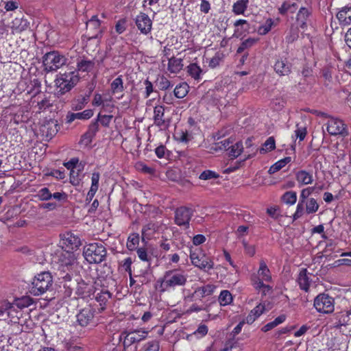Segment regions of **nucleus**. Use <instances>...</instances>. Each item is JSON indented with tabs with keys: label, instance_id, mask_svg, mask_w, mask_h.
Masks as SVG:
<instances>
[{
	"label": "nucleus",
	"instance_id": "nucleus-45",
	"mask_svg": "<svg viewBox=\"0 0 351 351\" xmlns=\"http://www.w3.org/2000/svg\"><path fill=\"white\" fill-rule=\"evenodd\" d=\"M139 243V235L138 234H132L129 236L128 242L126 244L127 248L129 250H134L136 249V246Z\"/></svg>",
	"mask_w": 351,
	"mask_h": 351
},
{
	"label": "nucleus",
	"instance_id": "nucleus-34",
	"mask_svg": "<svg viewBox=\"0 0 351 351\" xmlns=\"http://www.w3.org/2000/svg\"><path fill=\"white\" fill-rule=\"evenodd\" d=\"M187 72L195 80H199L202 70L196 63H192L187 66Z\"/></svg>",
	"mask_w": 351,
	"mask_h": 351
},
{
	"label": "nucleus",
	"instance_id": "nucleus-3",
	"mask_svg": "<svg viewBox=\"0 0 351 351\" xmlns=\"http://www.w3.org/2000/svg\"><path fill=\"white\" fill-rule=\"evenodd\" d=\"M52 282V276L49 272H41L35 276L30 291L34 295H40L49 290Z\"/></svg>",
	"mask_w": 351,
	"mask_h": 351
},
{
	"label": "nucleus",
	"instance_id": "nucleus-33",
	"mask_svg": "<svg viewBox=\"0 0 351 351\" xmlns=\"http://www.w3.org/2000/svg\"><path fill=\"white\" fill-rule=\"evenodd\" d=\"M34 302L33 299L29 296H23L21 298H17L15 300L14 304L16 306V308L20 310L27 308L32 304Z\"/></svg>",
	"mask_w": 351,
	"mask_h": 351
},
{
	"label": "nucleus",
	"instance_id": "nucleus-10",
	"mask_svg": "<svg viewBox=\"0 0 351 351\" xmlns=\"http://www.w3.org/2000/svg\"><path fill=\"white\" fill-rule=\"evenodd\" d=\"M192 216L193 210L191 208L184 206L178 208L175 211V223L187 229L189 228V222Z\"/></svg>",
	"mask_w": 351,
	"mask_h": 351
},
{
	"label": "nucleus",
	"instance_id": "nucleus-53",
	"mask_svg": "<svg viewBox=\"0 0 351 351\" xmlns=\"http://www.w3.org/2000/svg\"><path fill=\"white\" fill-rule=\"evenodd\" d=\"M86 104V97H80L76 99L73 103V109L75 110H82Z\"/></svg>",
	"mask_w": 351,
	"mask_h": 351
},
{
	"label": "nucleus",
	"instance_id": "nucleus-29",
	"mask_svg": "<svg viewBox=\"0 0 351 351\" xmlns=\"http://www.w3.org/2000/svg\"><path fill=\"white\" fill-rule=\"evenodd\" d=\"M29 23L23 18H15L12 23V29L16 33H20L27 29Z\"/></svg>",
	"mask_w": 351,
	"mask_h": 351
},
{
	"label": "nucleus",
	"instance_id": "nucleus-47",
	"mask_svg": "<svg viewBox=\"0 0 351 351\" xmlns=\"http://www.w3.org/2000/svg\"><path fill=\"white\" fill-rule=\"evenodd\" d=\"M136 253L138 257L142 261H145L148 263L149 265H150V262L152 261V256L149 254L147 250L144 247H139L136 249Z\"/></svg>",
	"mask_w": 351,
	"mask_h": 351
},
{
	"label": "nucleus",
	"instance_id": "nucleus-62",
	"mask_svg": "<svg viewBox=\"0 0 351 351\" xmlns=\"http://www.w3.org/2000/svg\"><path fill=\"white\" fill-rule=\"evenodd\" d=\"M284 167L285 166L281 162V161L278 160V162H276L272 166L270 167V168L268 170V173L269 174L275 173L276 172L278 171L279 170H280Z\"/></svg>",
	"mask_w": 351,
	"mask_h": 351
},
{
	"label": "nucleus",
	"instance_id": "nucleus-25",
	"mask_svg": "<svg viewBox=\"0 0 351 351\" xmlns=\"http://www.w3.org/2000/svg\"><path fill=\"white\" fill-rule=\"evenodd\" d=\"M253 277H258L261 280H263V282H269L271 280V276L269 269H268L265 262L264 261H261L260 262V267L258 270L257 276H254Z\"/></svg>",
	"mask_w": 351,
	"mask_h": 351
},
{
	"label": "nucleus",
	"instance_id": "nucleus-44",
	"mask_svg": "<svg viewBox=\"0 0 351 351\" xmlns=\"http://www.w3.org/2000/svg\"><path fill=\"white\" fill-rule=\"evenodd\" d=\"M282 201L287 204L293 205L297 201V193L295 191H287L282 196Z\"/></svg>",
	"mask_w": 351,
	"mask_h": 351
},
{
	"label": "nucleus",
	"instance_id": "nucleus-50",
	"mask_svg": "<svg viewBox=\"0 0 351 351\" xmlns=\"http://www.w3.org/2000/svg\"><path fill=\"white\" fill-rule=\"evenodd\" d=\"M36 196L40 200L47 201L52 197V194L50 193L48 188L44 187L39 190Z\"/></svg>",
	"mask_w": 351,
	"mask_h": 351
},
{
	"label": "nucleus",
	"instance_id": "nucleus-21",
	"mask_svg": "<svg viewBox=\"0 0 351 351\" xmlns=\"http://www.w3.org/2000/svg\"><path fill=\"white\" fill-rule=\"evenodd\" d=\"M93 297L95 300L99 303L100 310L103 311L105 308V304L107 301L110 298L111 293L106 289L101 290L100 292L95 291L93 293Z\"/></svg>",
	"mask_w": 351,
	"mask_h": 351
},
{
	"label": "nucleus",
	"instance_id": "nucleus-51",
	"mask_svg": "<svg viewBox=\"0 0 351 351\" xmlns=\"http://www.w3.org/2000/svg\"><path fill=\"white\" fill-rule=\"evenodd\" d=\"M314 191V187H307L301 191L299 202L305 203Z\"/></svg>",
	"mask_w": 351,
	"mask_h": 351
},
{
	"label": "nucleus",
	"instance_id": "nucleus-41",
	"mask_svg": "<svg viewBox=\"0 0 351 351\" xmlns=\"http://www.w3.org/2000/svg\"><path fill=\"white\" fill-rule=\"evenodd\" d=\"M100 175L99 173H93L91 177V186L89 189V194L93 197L99 188V180Z\"/></svg>",
	"mask_w": 351,
	"mask_h": 351
},
{
	"label": "nucleus",
	"instance_id": "nucleus-52",
	"mask_svg": "<svg viewBox=\"0 0 351 351\" xmlns=\"http://www.w3.org/2000/svg\"><path fill=\"white\" fill-rule=\"evenodd\" d=\"M157 86L159 89L165 90L171 86V84L167 77L162 76L158 79Z\"/></svg>",
	"mask_w": 351,
	"mask_h": 351
},
{
	"label": "nucleus",
	"instance_id": "nucleus-14",
	"mask_svg": "<svg viewBox=\"0 0 351 351\" xmlns=\"http://www.w3.org/2000/svg\"><path fill=\"white\" fill-rule=\"evenodd\" d=\"M135 24L141 34L147 35L152 28V21L149 16L144 12H140L135 19Z\"/></svg>",
	"mask_w": 351,
	"mask_h": 351
},
{
	"label": "nucleus",
	"instance_id": "nucleus-60",
	"mask_svg": "<svg viewBox=\"0 0 351 351\" xmlns=\"http://www.w3.org/2000/svg\"><path fill=\"white\" fill-rule=\"evenodd\" d=\"M265 311V306L263 304H259L255 306L250 312H252L255 317H259Z\"/></svg>",
	"mask_w": 351,
	"mask_h": 351
},
{
	"label": "nucleus",
	"instance_id": "nucleus-18",
	"mask_svg": "<svg viewBox=\"0 0 351 351\" xmlns=\"http://www.w3.org/2000/svg\"><path fill=\"white\" fill-rule=\"evenodd\" d=\"M252 284L254 288L261 292L263 295L271 294L273 291L271 286L264 284L263 280L258 277H252Z\"/></svg>",
	"mask_w": 351,
	"mask_h": 351
},
{
	"label": "nucleus",
	"instance_id": "nucleus-8",
	"mask_svg": "<svg viewBox=\"0 0 351 351\" xmlns=\"http://www.w3.org/2000/svg\"><path fill=\"white\" fill-rule=\"evenodd\" d=\"M60 246L62 250L73 251L81 245L80 239L71 232H66L60 235Z\"/></svg>",
	"mask_w": 351,
	"mask_h": 351
},
{
	"label": "nucleus",
	"instance_id": "nucleus-31",
	"mask_svg": "<svg viewBox=\"0 0 351 351\" xmlns=\"http://www.w3.org/2000/svg\"><path fill=\"white\" fill-rule=\"evenodd\" d=\"M88 71V61L86 60H80L77 62V70L74 71L75 75H79V79L81 77H85L87 75Z\"/></svg>",
	"mask_w": 351,
	"mask_h": 351
},
{
	"label": "nucleus",
	"instance_id": "nucleus-46",
	"mask_svg": "<svg viewBox=\"0 0 351 351\" xmlns=\"http://www.w3.org/2000/svg\"><path fill=\"white\" fill-rule=\"evenodd\" d=\"M256 42L257 40L255 38H248L245 39L241 43L240 46L238 47L237 51V53H241L245 49L252 47Z\"/></svg>",
	"mask_w": 351,
	"mask_h": 351
},
{
	"label": "nucleus",
	"instance_id": "nucleus-38",
	"mask_svg": "<svg viewBox=\"0 0 351 351\" xmlns=\"http://www.w3.org/2000/svg\"><path fill=\"white\" fill-rule=\"evenodd\" d=\"M276 148V142L273 136L269 137L266 141L263 143L259 152L261 154H265L268 152H271Z\"/></svg>",
	"mask_w": 351,
	"mask_h": 351
},
{
	"label": "nucleus",
	"instance_id": "nucleus-64",
	"mask_svg": "<svg viewBox=\"0 0 351 351\" xmlns=\"http://www.w3.org/2000/svg\"><path fill=\"white\" fill-rule=\"evenodd\" d=\"M207 332H208V327L206 325L202 324V325L199 326L197 329L194 332V335H199L200 337H204L207 334Z\"/></svg>",
	"mask_w": 351,
	"mask_h": 351
},
{
	"label": "nucleus",
	"instance_id": "nucleus-7",
	"mask_svg": "<svg viewBox=\"0 0 351 351\" xmlns=\"http://www.w3.org/2000/svg\"><path fill=\"white\" fill-rule=\"evenodd\" d=\"M313 19V9L309 5H302L297 13L295 23L297 26L302 30H306L311 24Z\"/></svg>",
	"mask_w": 351,
	"mask_h": 351
},
{
	"label": "nucleus",
	"instance_id": "nucleus-36",
	"mask_svg": "<svg viewBox=\"0 0 351 351\" xmlns=\"http://www.w3.org/2000/svg\"><path fill=\"white\" fill-rule=\"evenodd\" d=\"M111 90L113 94L119 93L123 91V82L121 76L115 78L110 85Z\"/></svg>",
	"mask_w": 351,
	"mask_h": 351
},
{
	"label": "nucleus",
	"instance_id": "nucleus-30",
	"mask_svg": "<svg viewBox=\"0 0 351 351\" xmlns=\"http://www.w3.org/2000/svg\"><path fill=\"white\" fill-rule=\"evenodd\" d=\"M249 4V0H238L232 5V12L236 15L244 14Z\"/></svg>",
	"mask_w": 351,
	"mask_h": 351
},
{
	"label": "nucleus",
	"instance_id": "nucleus-63",
	"mask_svg": "<svg viewBox=\"0 0 351 351\" xmlns=\"http://www.w3.org/2000/svg\"><path fill=\"white\" fill-rule=\"evenodd\" d=\"M98 118H99V121L104 126H108L109 125L111 119H112V115H100V114H99Z\"/></svg>",
	"mask_w": 351,
	"mask_h": 351
},
{
	"label": "nucleus",
	"instance_id": "nucleus-12",
	"mask_svg": "<svg viewBox=\"0 0 351 351\" xmlns=\"http://www.w3.org/2000/svg\"><path fill=\"white\" fill-rule=\"evenodd\" d=\"M326 129L330 135L345 136L348 134L346 125L341 120L336 118L331 117L329 119Z\"/></svg>",
	"mask_w": 351,
	"mask_h": 351
},
{
	"label": "nucleus",
	"instance_id": "nucleus-55",
	"mask_svg": "<svg viewBox=\"0 0 351 351\" xmlns=\"http://www.w3.org/2000/svg\"><path fill=\"white\" fill-rule=\"evenodd\" d=\"M219 175L216 173L215 171L210 170H206L203 171L199 176L200 180H208L213 178H217Z\"/></svg>",
	"mask_w": 351,
	"mask_h": 351
},
{
	"label": "nucleus",
	"instance_id": "nucleus-9",
	"mask_svg": "<svg viewBox=\"0 0 351 351\" xmlns=\"http://www.w3.org/2000/svg\"><path fill=\"white\" fill-rule=\"evenodd\" d=\"M147 332L144 330H134L132 331H123L121 332L120 338H123L124 347H129L135 343H138L147 337Z\"/></svg>",
	"mask_w": 351,
	"mask_h": 351
},
{
	"label": "nucleus",
	"instance_id": "nucleus-20",
	"mask_svg": "<svg viewBox=\"0 0 351 351\" xmlns=\"http://www.w3.org/2000/svg\"><path fill=\"white\" fill-rule=\"evenodd\" d=\"M295 180L300 185L311 184L313 176L311 172L306 170H299L295 173Z\"/></svg>",
	"mask_w": 351,
	"mask_h": 351
},
{
	"label": "nucleus",
	"instance_id": "nucleus-56",
	"mask_svg": "<svg viewBox=\"0 0 351 351\" xmlns=\"http://www.w3.org/2000/svg\"><path fill=\"white\" fill-rule=\"evenodd\" d=\"M307 131L306 128L304 126H300L299 124H296V130H295V134L297 138L300 139V141H303L306 137Z\"/></svg>",
	"mask_w": 351,
	"mask_h": 351
},
{
	"label": "nucleus",
	"instance_id": "nucleus-19",
	"mask_svg": "<svg viewBox=\"0 0 351 351\" xmlns=\"http://www.w3.org/2000/svg\"><path fill=\"white\" fill-rule=\"evenodd\" d=\"M337 18L341 25L351 24V5L343 7L337 14Z\"/></svg>",
	"mask_w": 351,
	"mask_h": 351
},
{
	"label": "nucleus",
	"instance_id": "nucleus-37",
	"mask_svg": "<svg viewBox=\"0 0 351 351\" xmlns=\"http://www.w3.org/2000/svg\"><path fill=\"white\" fill-rule=\"evenodd\" d=\"M243 150V146L241 142H237L231 147H228V154L234 158L241 155Z\"/></svg>",
	"mask_w": 351,
	"mask_h": 351
},
{
	"label": "nucleus",
	"instance_id": "nucleus-61",
	"mask_svg": "<svg viewBox=\"0 0 351 351\" xmlns=\"http://www.w3.org/2000/svg\"><path fill=\"white\" fill-rule=\"evenodd\" d=\"M38 109L40 110H45L52 106V104L50 102L49 99L47 98H45L42 99L40 101L38 102L37 104Z\"/></svg>",
	"mask_w": 351,
	"mask_h": 351
},
{
	"label": "nucleus",
	"instance_id": "nucleus-24",
	"mask_svg": "<svg viewBox=\"0 0 351 351\" xmlns=\"http://www.w3.org/2000/svg\"><path fill=\"white\" fill-rule=\"evenodd\" d=\"M92 27L93 34L89 35V40L93 38H97L101 34L100 21L97 19V16L94 15L89 19V28Z\"/></svg>",
	"mask_w": 351,
	"mask_h": 351
},
{
	"label": "nucleus",
	"instance_id": "nucleus-1",
	"mask_svg": "<svg viewBox=\"0 0 351 351\" xmlns=\"http://www.w3.org/2000/svg\"><path fill=\"white\" fill-rule=\"evenodd\" d=\"M187 282V274L180 270H169L165 273L162 278L157 281L160 292L174 289L176 287L184 286Z\"/></svg>",
	"mask_w": 351,
	"mask_h": 351
},
{
	"label": "nucleus",
	"instance_id": "nucleus-5",
	"mask_svg": "<svg viewBox=\"0 0 351 351\" xmlns=\"http://www.w3.org/2000/svg\"><path fill=\"white\" fill-rule=\"evenodd\" d=\"M190 258L195 267L204 271L208 272L214 267L213 259L202 251L191 252Z\"/></svg>",
	"mask_w": 351,
	"mask_h": 351
},
{
	"label": "nucleus",
	"instance_id": "nucleus-42",
	"mask_svg": "<svg viewBox=\"0 0 351 351\" xmlns=\"http://www.w3.org/2000/svg\"><path fill=\"white\" fill-rule=\"evenodd\" d=\"M88 119V110H84L80 112L69 113L66 116L68 123H71L75 119Z\"/></svg>",
	"mask_w": 351,
	"mask_h": 351
},
{
	"label": "nucleus",
	"instance_id": "nucleus-49",
	"mask_svg": "<svg viewBox=\"0 0 351 351\" xmlns=\"http://www.w3.org/2000/svg\"><path fill=\"white\" fill-rule=\"evenodd\" d=\"M64 351H83L84 348L73 341H65L64 343Z\"/></svg>",
	"mask_w": 351,
	"mask_h": 351
},
{
	"label": "nucleus",
	"instance_id": "nucleus-4",
	"mask_svg": "<svg viewBox=\"0 0 351 351\" xmlns=\"http://www.w3.org/2000/svg\"><path fill=\"white\" fill-rule=\"evenodd\" d=\"M79 81V75L75 71L60 73L56 79V85L61 95L70 91Z\"/></svg>",
	"mask_w": 351,
	"mask_h": 351
},
{
	"label": "nucleus",
	"instance_id": "nucleus-13",
	"mask_svg": "<svg viewBox=\"0 0 351 351\" xmlns=\"http://www.w3.org/2000/svg\"><path fill=\"white\" fill-rule=\"evenodd\" d=\"M154 124L160 128V130H167L170 121L165 118V107L163 106H156L154 108Z\"/></svg>",
	"mask_w": 351,
	"mask_h": 351
},
{
	"label": "nucleus",
	"instance_id": "nucleus-27",
	"mask_svg": "<svg viewBox=\"0 0 351 351\" xmlns=\"http://www.w3.org/2000/svg\"><path fill=\"white\" fill-rule=\"evenodd\" d=\"M183 67L182 59L172 57L169 59L168 71L171 73H179Z\"/></svg>",
	"mask_w": 351,
	"mask_h": 351
},
{
	"label": "nucleus",
	"instance_id": "nucleus-57",
	"mask_svg": "<svg viewBox=\"0 0 351 351\" xmlns=\"http://www.w3.org/2000/svg\"><path fill=\"white\" fill-rule=\"evenodd\" d=\"M159 342L156 341H153L148 342L145 345L144 351H159Z\"/></svg>",
	"mask_w": 351,
	"mask_h": 351
},
{
	"label": "nucleus",
	"instance_id": "nucleus-43",
	"mask_svg": "<svg viewBox=\"0 0 351 351\" xmlns=\"http://www.w3.org/2000/svg\"><path fill=\"white\" fill-rule=\"evenodd\" d=\"M274 25V21L272 19H267L265 23L260 25L257 29V32L260 35L267 34L271 29Z\"/></svg>",
	"mask_w": 351,
	"mask_h": 351
},
{
	"label": "nucleus",
	"instance_id": "nucleus-39",
	"mask_svg": "<svg viewBox=\"0 0 351 351\" xmlns=\"http://www.w3.org/2000/svg\"><path fill=\"white\" fill-rule=\"evenodd\" d=\"M78 162L79 159L77 158H73L69 161L64 162V166L70 171V178L71 180L73 179L75 180L76 176H77L75 174V167Z\"/></svg>",
	"mask_w": 351,
	"mask_h": 351
},
{
	"label": "nucleus",
	"instance_id": "nucleus-15",
	"mask_svg": "<svg viewBox=\"0 0 351 351\" xmlns=\"http://www.w3.org/2000/svg\"><path fill=\"white\" fill-rule=\"evenodd\" d=\"M59 126L58 121L54 119L45 120L40 127V132L43 136L51 139L58 132Z\"/></svg>",
	"mask_w": 351,
	"mask_h": 351
},
{
	"label": "nucleus",
	"instance_id": "nucleus-26",
	"mask_svg": "<svg viewBox=\"0 0 351 351\" xmlns=\"http://www.w3.org/2000/svg\"><path fill=\"white\" fill-rule=\"evenodd\" d=\"M297 281L301 289L306 292L308 291L311 281L307 276V270L306 269H302L300 271Z\"/></svg>",
	"mask_w": 351,
	"mask_h": 351
},
{
	"label": "nucleus",
	"instance_id": "nucleus-28",
	"mask_svg": "<svg viewBox=\"0 0 351 351\" xmlns=\"http://www.w3.org/2000/svg\"><path fill=\"white\" fill-rule=\"evenodd\" d=\"M158 226L157 224L149 222L147 224L145 225L141 231L142 239H150V238L154 235V234L158 230Z\"/></svg>",
	"mask_w": 351,
	"mask_h": 351
},
{
	"label": "nucleus",
	"instance_id": "nucleus-54",
	"mask_svg": "<svg viewBox=\"0 0 351 351\" xmlns=\"http://www.w3.org/2000/svg\"><path fill=\"white\" fill-rule=\"evenodd\" d=\"M132 259L131 257H128L125 258L123 261L120 263L121 267L128 273L129 276H132V269L131 265L132 264Z\"/></svg>",
	"mask_w": 351,
	"mask_h": 351
},
{
	"label": "nucleus",
	"instance_id": "nucleus-22",
	"mask_svg": "<svg viewBox=\"0 0 351 351\" xmlns=\"http://www.w3.org/2000/svg\"><path fill=\"white\" fill-rule=\"evenodd\" d=\"M75 261V256L71 251L63 250L58 256V262L61 266H71Z\"/></svg>",
	"mask_w": 351,
	"mask_h": 351
},
{
	"label": "nucleus",
	"instance_id": "nucleus-59",
	"mask_svg": "<svg viewBox=\"0 0 351 351\" xmlns=\"http://www.w3.org/2000/svg\"><path fill=\"white\" fill-rule=\"evenodd\" d=\"M294 6H295L294 3L291 4L289 3L285 2L278 8L279 13L280 14L284 15V14H287V12H289V11L293 12L291 10V8H292V7H294Z\"/></svg>",
	"mask_w": 351,
	"mask_h": 351
},
{
	"label": "nucleus",
	"instance_id": "nucleus-35",
	"mask_svg": "<svg viewBox=\"0 0 351 351\" xmlns=\"http://www.w3.org/2000/svg\"><path fill=\"white\" fill-rule=\"evenodd\" d=\"M306 205L305 211L306 214H313L316 213L319 207V204L315 198L311 197L304 203Z\"/></svg>",
	"mask_w": 351,
	"mask_h": 351
},
{
	"label": "nucleus",
	"instance_id": "nucleus-32",
	"mask_svg": "<svg viewBox=\"0 0 351 351\" xmlns=\"http://www.w3.org/2000/svg\"><path fill=\"white\" fill-rule=\"evenodd\" d=\"M189 85L185 83H181L177 85L173 90L174 95L179 99L184 98L189 93Z\"/></svg>",
	"mask_w": 351,
	"mask_h": 351
},
{
	"label": "nucleus",
	"instance_id": "nucleus-6",
	"mask_svg": "<svg viewBox=\"0 0 351 351\" xmlns=\"http://www.w3.org/2000/svg\"><path fill=\"white\" fill-rule=\"evenodd\" d=\"M314 306L319 313H331L335 310L334 298L328 294H319L314 300Z\"/></svg>",
	"mask_w": 351,
	"mask_h": 351
},
{
	"label": "nucleus",
	"instance_id": "nucleus-17",
	"mask_svg": "<svg viewBox=\"0 0 351 351\" xmlns=\"http://www.w3.org/2000/svg\"><path fill=\"white\" fill-rule=\"evenodd\" d=\"M274 71L280 76L288 75L291 72V64L287 58H278L274 65Z\"/></svg>",
	"mask_w": 351,
	"mask_h": 351
},
{
	"label": "nucleus",
	"instance_id": "nucleus-2",
	"mask_svg": "<svg viewBox=\"0 0 351 351\" xmlns=\"http://www.w3.org/2000/svg\"><path fill=\"white\" fill-rule=\"evenodd\" d=\"M66 63V58L58 51H51L43 57V64L47 72L56 71Z\"/></svg>",
	"mask_w": 351,
	"mask_h": 351
},
{
	"label": "nucleus",
	"instance_id": "nucleus-40",
	"mask_svg": "<svg viewBox=\"0 0 351 351\" xmlns=\"http://www.w3.org/2000/svg\"><path fill=\"white\" fill-rule=\"evenodd\" d=\"M232 301V296L228 290H223L219 296V302L221 306L230 304Z\"/></svg>",
	"mask_w": 351,
	"mask_h": 351
},
{
	"label": "nucleus",
	"instance_id": "nucleus-11",
	"mask_svg": "<svg viewBox=\"0 0 351 351\" xmlns=\"http://www.w3.org/2000/svg\"><path fill=\"white\" fill-rule=\"evenodd\" d=\"M106 255V250L101 243H89V264L99 263Z\"/></svg>",
	"mask_w": 351,
	"mask_h": 351
},
{
	"label": "nucleus",
	"instance_id": "nucleus-23",
	"mask_svg": "<svg viewBox=\"0 0 351 351\" xmlns=\"http://www.w3.org/2000/svg\"><path fill=\"white\" fill-rule=\"evenodd\" d=\"M217 287L213 284H207L203 287H197L195 290V294H197V298H202L211 295L215 291Z\"/></svg>",
	"mask_w": 351,
	"mask_h": 351
},
{
	"label": "nucleus",
	"instance_id": "nucleus-48",
	"mask_svg": "<svg viewBox=\"0 0 351 351\" xmlns=\"http://www.w3.org/2000/svg\"><path fill=\"white\" fill-rule=\"evenodd\" d=\"M77 322L78 324L82 327L86 326L88 325V311L86 309H82L77 315Z\"/></svg>",
	"mask_w": 351,
	"mask_h": 351
},
{
	"label": "nucleus",
	"instance_id": "nucleus-58",
	"mask_svg": "<svg viewBox=\"0 0 351 351\" xmlns=\"http://www.w3.org/2000/svg\"><path fill=\"white\" fill-rule=\"evenodd\" d=\"M304 203L300 202H298L296 207V210L293 215V219L295 220L299 219L304 215V212H306L304 208Z\"/></svg>",
	"mask_w": 351,
	"mask_h": 351
},
{
	"label": "nucleus",
	"instance_id": "nucleus-16",
	"mask_svg": "<svg viewBox=\"0 0 351 351\" xmlns=\"http://www.w3.org/2000/svg\"><path fill=\"white\" fill-rule=\"evenodd\" d=\"M3 308L6 311L7 317L10 318L11 322L17 323L22 316L21 311L19 310L14 303L4 302Z\"/></svg>",
	"mask_w": 351,
	"mask_h": 351
}]
</instances>
